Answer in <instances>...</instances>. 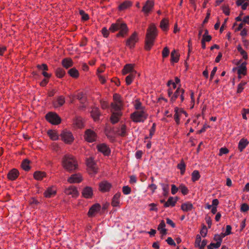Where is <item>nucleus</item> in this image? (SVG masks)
Returning a JSON list of instances; mask_svg holds the SVG:
<instances>
[{"instance_id":"1","label":"nucleus","mask_w":249,"mask_h":249,"mask_svg":"<svg viewBox=\"0 0 249 249\" xmlns=\"http://www.w3.org/2000/svg\"><path fill=\"white\" fill-rule=\"evenodd\" d=\"M157 35V29L155 25L151 24L147 29L145 36L144 48L146 50L149 51L151 49Z\"/></svg>"},{"instance_id":"2","label":"nucleus","mask_w":249,"mask_h":249,"mask_svg":"<svg viewBox=\"0 0 249 249\" xmlns=\"http://www.w3.org/2000/svg\"><path fill=\"white\" fill-rule=\"evenodd\" d=\"M109 30L112 33L118 30H120L116 34V36L117 37H125L127 35L129 31L127 25L125 23L122 22L119 20H118L115 23H112L111 25L109 28Z\"/></svg>"},{"instance_id":"3","label":"nucleus","mask_w":249,"mask_h":249,"mask_svg":"<svg viewBox=\"0 0 249 249\" xmlns=\"http://www.w3.org/2000/svg\"><path fill=\"white\" fill-rule=\"evenodd\" d=\"M63 167L69 172H72L78 168V163L74 157L71 155H65L62 160Z\"/></svg>"},{"instance_id":"4","label":"nucleus","mask_w":249,"mask_h":249,"mask_svg":"<svg viewBox=\"0 0 249 249\" xmlns=\"http://www.w3.org/2000/svg\"><path fill=\"white\" fill-rule=\"evenodd\" d=\"M113 102L111 104L112 111H121L123 108V102L121 96L115 93L113 96Z\"/></svg>"},{"instance_id":"5","label":"nucleus","mask_w":249,"mask_h":249,"mask_svg":"<svg viewBox=\"0 0 249 249\" xmlns=\"http://www.w3.org/2000/svg\"><path fill=\"white\" fill-rule=\"evenodd\" d=\"M147 117L148 114L143 110L135 111L130 115V118L135 123L143 122Z\"/></svg>"},{"instance_id":"6","label":"nucleus","mask_w":249,"mask_h":249,"mask_svg":"<svg viewBox=\"0 0 249 249\" xmlns=\"http://www.w3.org/2000/svg\"><path fill=\"white\" fill-rule=\"evenodd\" d=\"M46 119L51 124L57 125L61 123V119L59 116L53 112H49L45 116Z\"/></svg>"},{"instance_id":"7","label":"nucleus","mask_w":249,"mask_h":249,"mask_svg":"<svg viewBox=\"0 0 249 249\" xmlns=\"http://www.w3.org/2000/svg\"><path fill=\"white\" fill-rule=\"evenodd\" d=\"M139 38L138 33L134 32L130 37L125 41V45L130 49L134 48L135 44L138 41Z\"/></svg>"},{"instance_id":"8","label":"nucleus","mask_w":249,"mask_h":249,"mask_svg":"<svg viewBox=\"0 0 249 249\" xmlns=\"http://www.w3.org/2000/svg\"><path fill=\"white\" fill-rule=\"evenodd\" d=\"M85 139L89 142L96 141L97 135L94 131L91 129H88L85 131L84 135Z\"/></svg>"},{"instance_id":"9","label":"nucleus","mask_w":249,"mask_h":249,"mask_svg":"<svg viewBox=\"0 0 249 249\" xmlns=\"http://www.w3.org/2000/svg\"><path fill=\"white\" fill-rule=\"evenodd\" d=\"M181 85H179V87L173 93V90L169 88L168 90V95L170 98V101L171 102H174L178 97L179 96V93L181 90Z\"/></svg>"},{"instance_id":"10","label":"nucleus","mask_w":249,"mask_h":249,"mask_svg":"<svg viewBox=\"0 0 249 249\" xmlns=\"http://www.w3.org/2000/svg\"><path fill=\"white\" fill-rule=\"evenodd\" d=\"M61 139L66 143H71L74 140L71 133L68 131H63L61 134Z\"/></svg>"},{"instance_id":"11","label":"nucleus","mask_w":249,"mask_h":249,"mask_svg":"<svg viewBox=\"0 0 249 249\" xmlns=\"http://www.w3.org/2000/svg\"><path fill=\"white\" fill-rule=\"evenodd\" d=\"M86 163L88 167L90 173L96 174L97 173L98 168L96 167V164L93 160V159L90 157L87 159Z\"/></svg>"},{"instance_id":"12","label":"nucleus","mask_w":249,"mask_h":249,"mask_svg":"<svg viewBox=\"0 0 249 249\" xmlns=\"http://www.w3.org/2000/svg\"><path fill=\"white\" fill-rule=\"evenodd\" d=\"M83 178L81 175L78 173L71 175V177L68 178L67 181L70 183H78L81 182Z\"/></svg>"},{"instance_id":"13","label":"nucleus","mask_w":249,"mask_h":249,"mask_svg":"<svg viewBox=\"0 0 249 249\" xmlns=\"http://www.w3.org/2000/svg\"><path fill=\"white\" fill-rule=\"evenodd\" d=\"M98 151L103 153L105 156H108L110 153V149L105 143H101L97 145Z\"/></svg>"},{"instance_id":"14","label":"nucleus","mask_w":249,"mask_h":249,"mask_svg":"<svg viewBox=\"0 0 249 249\" xmlns=\"http://www.w3.org/2000/svg\"><path fill=\"white\" fill-rule=\"evenodd\" d=\"M101 206L99 204L96 203L93 205L89 209L88 212L89 217H93L100 210Z\"/></svg>"},{"instance_id":"15","label":"nucleus","mask_w":249,"mask_h":249,"mask_svg":"<svg viewBox=\"0 0 249 249\" xmlns=\"http://www.w3.org/2000/svg\"><path fill=\"white\" fill-rule=\"evenodd\" d=\"M112 112L110 117V121L113 124H115L119 122L120 117L122 115L121 111H115L111 110Z\"/></svg>"},{"instance_id":"16","label":"nucleus","mask_w":249,"mask_h":249,"mask_svg":"<svg viewBox=\"0 0 249 249\" xmlns=\"http://www.w3.org/2000/svg\"><path fill=\"white\" fill-rule=\"evenodd\" d=\"M153 6L154 2L152 0H148L143 5L142 11L145 14H147L152 9Z\"/></svg>"},{"instance_id":"17","label":"nucleus","mask_w":249,"mask_h":249,"mask_svg":"<svg viewBox=\"0 0 249 249\" xmlns=\"http://www.w3.org/2000/svg\"><path fill=\"white\" fill-rule=\"evenodd\" d=\"M175 114L174 115V119L177 123V124H179L180 120V116L181 114H184L186 116H187V113L185 111L182 110L181 109H179L178 107H176L175 108Z\"/></svg>"},{"instance_id":"18","label":"nucleus","mask_w":249,"mask_h":249,"mask_svg":"<svg viewBox=\"0 0 249 249\" xmlns=\"http://www.w3.org/2000/svg\"><path fill=\"white\" fill-rule=\"evenodd\" d=\"M111 187V184L107 181H102L99 184V189L102 192L109 191Z\"/></svg>"},{"instance_id":"19","label":"nucleus","mask_w":249,"mask_h":249,"mask_svg":"<svg viewBox=\"0 0 249 249\" xmlns=\"http://www.w3.org/2000/svg\"><path fill=\"white\" fill-rule=\"evenodd\" d=\"M65 193L67 195H71L73 197L77 196L78 195L76 187L71 186L65 190Z\"/></svg>"},{"instance_id":"20","label":"nucleus","mask_w":249,"mask_h":249,"mask_svg":"<svg viewBox=\"0 0 249 249\" xmlns=\"http://www.w3.org/2000/svg\"><path fill=\"white\" fill-rule=\"evenodd\" d=\"M82 196L86 198H90L93 195V191L91 187H86L83 189Z\"/></svg>"},{"instance_id":"21","label":"nucleus","mask_w":249,"mask_h":249,"mask_svg":"<svg viewBox=\"0 0 249 249\" xmlns=\"http://www.w3.org/2000/svg\"><path fill=\"white\" fill-rule=\"evenodd\" d=\"M19 176V172L16 169L10 170L7 174V178L10 180H15Z\"/></svg>"},{"instance_id":"22","label":"nucleus","mask_w":249,"mask_h":249,"mask_svg":"<svg viewBox=\"0 0 249 249\" xmlns=\"http://www.w3.org/2000/svg\"><path fill=\"white\" fill-rule=\"evenodd\" d=\"M178 200V197H173L172 196H170L169 197L168 200L164 203V207L165 208L169 207L170 206L174 207L175 206Z\"/></svg>"},{"instance_id":"23","label":"nucleus","mask_w":249,"mask_h":249,"mask_svg":"<svg viewBox=\"0 0 249 249\" xmlns=\"http://www.w3.org/2000/svg\"><path fill=\"white\" fill-rule=\"evenodd\" d=\"M249 144V141L245 138H242L238 145V150L240 152H242L246 146Z\"/></svg>"},{"instance_id":"24","label":"nucleus","mask_w":249,"mask_h":249,"mask_svg":"<svg viewBox=\"0 0 249 249\" xmlns=\"http://www.w3.org/2000/svg\"><path fill=\"white\" fill-rule=\"evenodd\" d=\"M132 72H136V71L134 70V65L131 64H126L122 70L123 75L130 73Z\"/></svg>"},{"instance_id":"25","label":"nucleus","mask_w":249,"mask_h":249,"mask_svg":"<svg viewBox=\"0 0 249 249\" xmlns=\"http://www.w3.org/2000/svg\"><path fill=\"white\" fill-rule=\"evenodd\" d=\"M194 208L192 203L189 201L183 203L181 205V209L184 212L191 211Z\"/></svg>"},{"instance_id":"26","label":"nucleus","mask_w":249,"mask_h":249,"mask_svg":"<svg viewBox=\"0 0 249 249\" xmlns=\"http://www.w3.org/2000/svg\"><path fill=\"white\" fill-rule=\"evenodd\" d=\"M91 116L93 119L94 121H97L99 120V117L101 115V113L97 107H93L91 112Z\"/></svg>"},{"instance_id":"27","label":"nucleus","mask_w":249,"mask_h":249,"mask_svg":"<svg viewBox=\"0 0 249 249\" xmlns=\"http://www.w3.org/2000/svg\"><path fill=\"white\" fill-rule=\"evenodd\" d=\"M121 193L118 192L115 194L112 199L111 205L113 207H117L119 205L120 197L121 196Z\"/></svg>"},{"instance_id":"28","label":"nucleus","mask_w":249,"mask_h":249,"mask_svg":"<svg viewBox=\"0 0 249 249\" xmlns=\"http://www.w3.org/2000/svg\"><path fill=\"white\" fill-rule=\"evenodd\" d=\"M214 240L216 241V243H211V246H213L215 249H217L221 246L222 242V239L220 237V235L218 234L215 235L213 238Z\"/></svg>"},{"instance_id":"29","label":"nucleus","mask_w":249,"mask_h":249,"mask_svg":"<svg viewBox=\"0 0 249 249\" xmlns=\"http://www.w3.org/2000/svg\"><path fill=\"white\" fill-rule=\"evenodd\" d=\"M246 64V62H243L239 66L237 70L238 75L243 74V75H246L247 74Z\"/></svg>"},{"instance_id":"30","label":"nucleus","mask_w":249,"mask_h":249,"mask_svg":"<svg viewBox=\"0 0 249 249\" xmlns=\"http://www.w3.org/2000/svg\"><path fill=\"white\" fill-rule=\"evenodd\" d=\"M65 103V98L63 96H59L57 97L56 103H53L55 107L62 106Z\"/></svg>"},{"instance_id":"31","label":"nucleus","mask_w":249,"mask_h":249,"mask_svg":"<svg viewBox=\"0 0 249 249\" xmlns=\"http://www.w3.org/2000/svg\"><path fill=\"white\" fill-rule=\"evenodd\" d=\"M165 223L164 220H161L160 224L158 225V230L160 231V233L164 235L167 234V230L165 228Z\"/></svg>"},{"instance_id":"32","label":"nucleus","mask_w":249,"mask_h":249,"mask_svg":"<svg viewBox=\"0 0 249 249\" xmlns=\"http://www.w3.org/2000/svg\"><path fill=\"white\" fill-rule=\"evenodd\" d=\"M179 54L176 50L172 51L171 53V62L172 63H177L179 60Z\"/></svg>"},{"instance_id":"33","label":"nucleus","mask_w":249,"mask_h":249,"mask_svg":"<svg viewBox=\"0 0 249 249\" xmlns=\"http://www.w3.org/2000/svg\"><path fill=\"white\" fill-rule=\"evenodd\" d=\"M56 194V190L53 188H49L44 193L46 197L50 198L54 196Z\"/></svg>"},{"instance_id":"34","label":"nucleus","mask_w":249,"mask_h":249,"mask_svg":"<svg viewBox=\"0 0 249 249\" xmlns=\"http://www.w3.org/2000/svg\"><path fill=\"white\" fill-rule=\"evenodd\" d=\"M62 65L66 69H68L73 65V62L71 58H65L62 61Z\"/></svg>"},{"instance_id":"35","label":"nucleus","mask_w":249,"mask_h":249,"mask_svg":"<svg viewBox=\"0 0 249 249\" xmlns=\"http://www.w3.org/2000/svg\"><path fill=\"white\" fill-rule=\"evenodd\" d=\"M136 74V72H132L126 77L125 82L127 85H129L132 83L135 77Z\"/></svg>"},{"instance_id":"36","label":"nucleus","mask_w":249,"mask_h":249,"mask_svg":"<svg viewBox=\"0 0 249 249\" xmlns=\"http://www.w3.org/2000/svg\"><path fill=\"white\" fill-rule=\"evenodd\" d=\"M168 20L166 18L161 20L160 23V27L163 31H167L168 29Z\"/></svg>"},{"instance_id":"37","label":"nucleus","mask_w":249,"mask_h":249,"mask_svg":"<svg viewBox=\"0 0 249 249\" xmlns=\"http://www.w3.org/2000/svg\"><path fill=\"white\" fill-rule=\"evenodd\" d=\"M126 129V126L125 124L121 125L117 132L118 134L121 137L125 136L127 135Z\"/></svg>"},{"instance_id":"38","label":"nucleus","mask_w":249,"mask_h":249,"mask_svg":"<svg viewBox=\"0 0 249 249\" xmlns=\"http://www.w3.org/2000/svg\"><path fill=\"white\" fill-rule=\"evenodd\" d=\"M30 162V160L28 159L24 160L21 164L22 168L26 171H28L31 168L29 165Z\"/></svg>"},{"instance_id":"39","label":"nucleus","mask_w":249,"mask_h":249,"mask_svg":"<svg viewBox=\"0 0 249 249\" xmlns=\"http://www.w3.org/2000/svg\"><path fill=\"white\" fill-rule=\"evenodd\" d=\"M69 74L72 77L77 78L79 76V72L75 68H72L68 71Z\"/></svg>"},{"instance_id":"40","label":"nucleus","mask_w":249,"mask_h":249,"mask_svg":"<svg viewBox=\"0 0 249 249\" xmlns=\"http://www.w3.org/2000/svg\"><path fill=\"white\" fill-rule=\"evenodd\" d=\"M46 176L44 172L36 171L34 174V177L36 180H41Z\"/></svg>"},{"instance_id":"41","label":"nucleus","mask_w":249,"mask_h":249,"mask_svg":"<svg viewBox=\"0 0 249 249\" xmlns=\"http://www.w3.org/2000/svg\"><path fill=\"white\" fill-rule=\"evenodd\" d=\"M132 5V2L129 1H125L119 6V9L121 11L130 7Z\"/></svg>"},{"instance_id":"42","label":"nucleus","mask_w":249,"mask_h":249,"mask_svg":"<svg viewBox=\"0 0 249 249\" xmlns=\"http://www.w3.org/2000/svg\"><path fill=\"white\" fill-rule=\"evenodd\" d=\"M48 134L50 138L53 141H55L58 139V134L55 131L53 130H49L48 131Z\"/></svg>"},{"instance_id":"43","label":"nucleus","mask_w":249,"mask_h":249,"mask_svg":"<svg viewBox=\"0 0 249 249\" xmlns=\"http://www.w3.org/2000/svg\"><path fill=\"white\" fill-rule=\"evenodd\" d=\"M192 180L193 182H196L200 178V175L199 172L197 170H194L192 173Z\"/></svg>"},{"instance_id":"44","label":"nucleus","mask_w":249,"mask_h":249,"mask_svg":"<svg viewBox=\"0 0 249 249\" xmlns=\"http://www.w3.org/2000/svg\"><path fill=\"white\" fill-rule=\"evenodd\" d=\"M74 125L78 128H82L84 126L83 121L81 118H76L74 120Z\"/></svg>"},{"instance_id":"45","label":"nucleus","mask_w":249,"mask_h":249,"mask_svg":"<svg viewBox=\"0 0 249 249\" xmlns=\"http://www.w3.org/2000/svg\"><path fill=\"white\" fill-rule=\"evenodd\" d=\"M65 73V71L62 68H58L55 70V74L58 78H62Z\"/></svg>"},{"instance_id":"46","label":"nucleus","mask_w":249,"mask_h":249,"mask_svg":"<svg viewBox=\"0 0 249 249\" xmlns=\"http://www.w3.org/2000/svg\"><path fill=\"white\" fill-rule=\"evenodd\" d=\"M162 188L163 195L164 196H167L169 194V187L168 184L160 183Z\"/></svg>"},{"instance_id":"47","label":"nucleus","mask_w":249,"mask_h":249,"mask_svg":"<svg viewBox=\"0 0 249 249\" xmlns=\"http://www.w3.org/2000/svg\"><path fill=\"white\" fill-rule=\"evenodd\" d=\"M177 167L180 170V174L181 175H183L185 171L186 165L183 160H182L181 162L178 164Z\"/></svg>"},{"instance_id":"48","label":"nucleus","mask_w":249,"mask_h":249,"mask_svg":"<svg viewBox=\"0 0 249 249\" xmlns=\"http://www.w3.org/2000/svg\"><path fill=\"white\" fill-rule=\"evenodd\" d=\"M237 50L240 53V54L243 56V57L246 60L248 59L247 53L242 49V48L240 45H238L237 46Z\"/></svg>"},{"instance_id":"49","label":"nucleus","mask_w":249,"mask_h":249,"mask_svg":"<svg viewBox=\"0 0 249 249\" xmlns=\"http://www.w3.org/2000/svg\"><path fill=\"white\" fill-rule=\"evenodd\" d=\"M247 84V82L242 81L237 86V93H241L244 89V86Z\"/></svg>"},{"instance_id":"50","label":"nucleus","mask_w":249,"mask_h":249,"mask_svg":"<svg viewBox=\"0 0 249 249\" xmlns=\"http://www.w3.org/2000/svg\"><path fill=\"white\" fill-rule=\"evenodd\" d=\"M122 191L124 195H129L131 192V189L128 186H124L122 188Z\"/></svg>"},{"instance_id":"51","label":"nucleus","mask_w":249,"mask_h":249,"mask_svg":"<svg viewBox=\"0 0 249 249\" xmlns=\"http://www.w3.org/2000/svg\"><path fill=\"white\" fill-rule=\"evenodd\" d=\"M179 189L180 190L182 194L183 195H186L188 193L189 191L188 188L183 184H181L179 186Z\"/></svg>"},{"instance_id":"52","label":"nucleus","mask_w":249,"mask_h":249,"mask_svg":"<svg viewBox=\"0 0 249 249\" xmlns=\"http://www.w3.org/2000/svg\"><path fill=\"white\" fill-rule=\"evenodd\" d=\"M169 50L167 47H165L163 48L162 51V56L163 58L167 57L169 54Z\"/></svg>"},{"instance_id":"53","label":"nucleus","mask_w":249,"mask_h":249,"mask_svg":"<svg viewBox=\"0 0 249 249\" xmlns=\"http://www.w3.org/2000/svg\"><path fill=\"white\" fill-rule=\"evenodd\" d=\"M109 29H107L106 27H104L102 29V34L104 37H107L109 34Z\"/></svg>"},{"instance_id":"54","label":"nucleus","mask_w":249,"mask_h":249,"mask_svg":"<svg viewBox=\"0 0 249 249\" xmlns=\"http://www.w3.org/2000/svg\"><path fill=\"white\" fill-rule=\"evenodd\" d=\"M79 14L82 16V18L83 20H87L88 19H89V15L85 13L84 11H83L82 10H80Z\"/></svg>"},{"instance_id":"55","label":"nucleus","mask_w":249,"mask_h":249,"mask_svg":"<svg viewBox=\"0 0 249 249\" xmlns=\"http://www.w3.org/2000/svg\"><path fill=\"white\" fill-rule=\"evenodd\" d=\"M229 152V150L226 147H222L219 149V156H221L223 154H228Z\"/></svg>"},{"instance_id":"56","label":"nucleus","mask_w":249,"mask_h":249,"mask_svg":"<svg viewBox=\"0 0 249 249\" xmlns=\"http://www.w3.org/2000/svg\"><path fill=\"white\" fill-rule=\"evenodd\" d=\"M201 241V238L200 235L197 234L196 236V239L195 241V247H199L200 245V243Z\"/></svg>"},{"instance_id":"57","label":"nucleus","mask_w":249,"mask_h":249,"mask_svg":"<svg viewBox=\"0 0 249 249\" xmlns=\"http://www.w3.org/2000/svg\"><path fill=\"white\" fill-rule=\"evenodd\" d=\"M207 232L208 230L206 226L203 225V228H202L200 231V234L202 235V237H205L207 235Z\"/></svg>"},{"instance_id":"58","label":"nucleus","mask_w":249,"mask_h":249,"mask_svg":"<svg viewBox=\"0 0 249 249\" xmlns=\"http://www.w3.org/2000/svg\"><path fill=\"white\" fill-rule=\"evenodd\" d=\"M249 210V206L247 203L241 205L240 210L242 212H246Z\"/></svg>"},{"instance_id":"59","label":"nucleus","mask_w":249,"mask_h":249,"mask_svg":"<svg viewBox=\"0 0 249 249\" xmlns=\"http://www.w3.org/2000/svg\"><path fill=\"white\" fill-rule=\"evenodd\" d=\"M149 206L150 207L149 209V210L150 211H155L157 212L158 209L157 207V204L154 203H150L149 205Z\"/></svg>"},{"instance_id":"60","label":"nucleus","mask_w":249,"mask_h":249,"mask_svg":"<svg viewBox=\"0 0 249 249\" xmlns=\"http://www.w3.org/2000/svg\"><path fill=\"white\" fill-rule=\"evenodd\" d=\"M156 130V124L154 123L152 124V126L150 129V133H149V136L150 138H151L153 135H154Z\"/></svg>"},{"instance_id":"61","label":"nucleus","mask_w":249,"mask_h":249,"mask_svg":"<svg viewBox=\"0 0 249 249\" xmlns=\"http://www.w3.org/2000/svg\"><path fill=\"white\" fill-rule=\"evenodd\" d=\"M37 68L39 70H44V71H48V66L45 64H42L41 65H38L37 66Z\"/></svg>"},{"instance_id":"62","label":"nucleus","mask_w":249,"mask_h":249,"mask_svg":"<svg viewBox=\"0 0 249 249\" xmlns=\"http://www.w3.org/2000/svg\"><path fill=\"white\" fill-rule=\"evenodd\" d=\"M223 12L227 16L230 15V12L229 7L226 5L222 6Z\"/></svg>"},{"instance_id":"63","label":"nucleus","mask_w":249,"mask_h":249,"mask_svg":"<svg viewBox=\"0 0 249 249\" xmlns=\"http://www.w3.org/2000/svg\"><path fill=\"white\" fill-rule=\"evenodd\" d=\"M166 241L167 243L170 245L173 246H176V245L173 239L170 237H168Z\"/></svg>"},{"instance_id":"64","label":"nucleus","mask_w":249,"mask_h":249,"mask_svg":"<svg viewBox=\"0 0 249 249\" xmlns=\"http://www.w3.org/2000/svg\"><path fill=\"white\" fill-rule=\"evenodd\" d=\"M87 41H88L87 38L86 37H84L82 38V40H81V42H80V43L79 44L80 46V47L85 46L87 45Z\"/></svg>"}]
</instances>
